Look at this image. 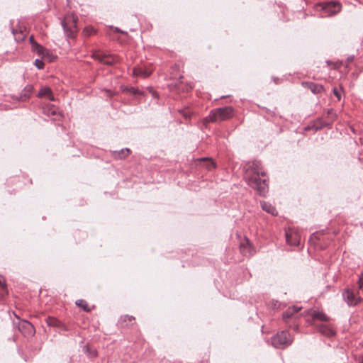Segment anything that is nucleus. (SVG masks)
Returning <instances> with one entry per match:
<instances>
[{
	"mask_svg": "<svg viewBox=\"0 0 363 363\" xmlns=\"http://www.w3.org/2000/svg\"><path fill=\"white\" fill-rule=\"evenodd\" d=\"M244 178L247 184L255 189L261 196H265L268 191V183L259 161L247 162L245 166Z\"/></svg>",
	"mask_w": 363,
	"mask_h": 363,
	"instance_id": "f257e3e1",
	"label": "nucleus"
},
{
	"mask_svg": "<svg viewBox=\"0 0 363 363\" xmlns=\"http://www.w3.org/2000/svg\"><path fill=\"white\" fill-rule=\"evenodd\" d=\"M233 116V108L231 106L218 108L211 111L208 116L204 120L206 122L216 123L228 120Z\"/></svg>",
	"mask_w": 363,
	"mask_h": 363,
	"instance_id": "f03ea898",
	"label": "nucleus"
},
{
	"mask_svg": "<svg viewBox=\"0 0 363 363\" xmlns=\"http://www.w3.org/2000/svg\"><path fill=\"white\" fill-rule=\"evenodd\" d=\"M77 17L74 15H67L61 21L65 35L67 39H74L77 32Z\"/></svg>",
	"mask_w": 363,
	"mask_h": 363,
	"instance_id": "7ed1b4c3",
	"label": "nucleus"
},
{
	"mask_svg": "<svg viewBox=\"0 0 363 363\" xmlns=\"http://www.w3.org/2000/svg\"><path fill=\"white\" fill-rule=\"evenodd\" d=\"M293 338L287 330H282L272 338V345L278 349H284L291 345Z\"/></svg>",
	"mask_w": 363,
	"mask_h": 363,
	"instance_id": "20e7f679",
	"label": "nucleus"
},
{
	"mask_svg": "<svg viewBox=\"0 0 363 363\" xmlns=\"http://www.w3.org/2000/svg\"><path fill=\"white\" fill-rule=\"evenodd\" d=\"M323 11L322 16H332L341 11V4L338 1H328L318 5Z\"/></svg>",
	"mask_w": 363,
	"mask_h": 363,
	"instance_id": "39448f33",
	"label": "nucleus"
},
{
	"mask_svg": "<svg viewBox=\"0 0 363 363\" xmlns=\"http://www.w3.org/2000/svg\"><path fill=\"white\" fill-rule=\"evenodd\" d=\"M342 297L350 306H355L358 303L363 302V296L360 291H356L350 289H345L342 292Z\"/></svg>",
	"mask_w": 363,
	"mask_h": 363,
	"instance_id": "423d86ee",
	"label": "nucleus"
},
{
	"mask_svg": "<svg viewBox=\"0 0 363 363\" xmlns=\"http://www.w3.org/2000/svg\"><path fill=\"white\" fill-rule=\"evenodd\" d=\"M19 331L25 336H31L35 334L33 325L28 321L21 320L18 323Z\"/></svg>",
	"mask_w": 363,
	"mask_h": 363,
	"instance_id": "0eeeda50",
	"label": "nucleus"
},
{
	"mask_svg": "<svg viewBox=\"0 0 363 363\" xmlns=\"http://www.w3.org/2000/svg\"><path fill=\"white\" fill-rule=\"evenodd\" d=\"M286 242L291 246H298L300 244L301 237L296 232L291 230H286Z\"/></svg>",
	"mask_w": 363,
	"mask_h": 363,
	"instance_id": "6e6552de",
	"label": "nucleus"
},
{
	"mask_svg": "<svg viewBox=\"0 0 363 363\" xmlns=\"http://www.w3.org/2000/svg\"><path fill=\"white\" fill-rule=\"evenodd\" d=\"M307 315L311 317L313 320H320L328 322L330 318L328 317L323 312L313 310L312 308L307 311Z\"/></svg>",
	"mask_w": 363,
	"mask_h": 363,
	"instance_id": "1a4fd4ad",
	"label": "nucleus"
},
{
	"mask_svg": "<svg viewBox=\"0 0 363 363\" xmlns=\"http://www.w3.org/2000/svg\"><path fill=\"white\" fill-rule=\"evenodd\" d=\"M33 89L34 88L33 85L28 84L25 86V88L22 90L21 93L18 96H13V98L18 101H26L30 98V94L33 92Z\"/></svg>",
	"mask_w": 363,
	"mask_h": 363,
	"instance_id": "9d476101",
	"label": "nucleus"
},
{
	"mask_svg": "<svg viewBox=\"0 0 363 363\" xmlns=\"http://www.w3.org/2000/svg\"><path fill=\"white\" fill-rule=\"evenodd\" d=\"M318 331L325 337H333L335 335V331L330 325L326 324H319L317 326Z\"/></svg>",
	"mask_w": 363,
	"mask_h": 363,
	"instance_id": "9b49d317",
	"label": "nucleus"
},
{
	"mask_svg": "<svg viewBox=\"0 0 363 363\" xmlns=\"http://www.w3.org/2000/svg\"><path fill=\"white\" fill-rule=\"evenodd\" d=\"M94 57L98 60L100 62L107 65H112L116 61V58L112 56H108L104 54L98 53L94 55Z\"/></svg>",
	"mask_w": 363,
	"mask_h": 363,
	"instance_id": "f8f14e48",
	"label": "nucleus"
},
{
	"mask_svg": "<svg viewBox=\"0 0 363 363\" xmlns=\"http://www.w3.org/2000/svg\"><path fill=\"white\" fill-rule=\"evenodd\" d=\"M240 250L244 256H250L253 254V250L249 240L246 239L240 244Z\"/></svg>",
	"mask_w": 363,
	"mask_h": 363,
	"instance_id": "ddd939ff",
	"label": "nucleus"
},
{
	"mask_svg": "<svg viewBox=\"0 0 363 363\" xmlns=\"http://www.w3.org/2000/svg\"><path fill=\"white\" fill-rule=\"evenodd\" d=\"M38 98L46 97L50 101H54L55 100L52 89L49 86H43L40 89L38 94H37Z\"/></svg>",
	"mask_w": 363,
	"mask_h": 363,
	"instance_id": "4468645a",
	"label": "nucleus"
},
{
	"mask_svg": "<svg viewBox=\"0 0 363 363\" xmlns=\"http://www.w3.org/2000/svg\"><path fill=\"white\" fill-rule=\"evenodd\" d=\"M302 85L311 91L313 94L321 93L324 89L321 84H315L313 82H303Z\"/></svg>",
	"mask_w": 363,
	"mask_h": 363,
	"instance_id": "2eb2a0df",
	"label": "nucleus"
},
{
	"mask_svg": "<svg viewBox=\"0 0 363 363\" xmlns=\"http://www.w3.org/2000/svg\"><path fill=\"white\" fill-rule=\"evenodd\" d=\"M43 112L48 116H55L59 113L58 108L50 104H47L43 107Z\"/></svg>",
	"mask_w": 363,
	"mask_h": 363,
	"instance_id": "dca6fc26",
	"label": "nucleus"
},
{
	"mask_svg": "<svg viewBox=\"0 0 363 363\" xmlns=\"http://www.w3.org/2000/svg\"><path fill=\"white\" fill-rule=\"evenodd\" d=\"M301 309V307L293 306L289 307L282 314L283 319L286 321L287 319L291 318L294 315L298 313Z\"/></svg>",
	"mask_w": 363,
	"mask_h": 363,
	"instance_id": "f3484780",
	"label": "nucleus"
},
{
	"mask_svg": "<svg viewBox=\"0 0 363 363\" xmlns=\"http://www.w3.org/2000/svg\"><path fill=\"white\" fill-rule=\"evenodd\" d=\"M46 323L48 326L55 327L60 329L65 328V325L56 318L49 316L46 318Z\"/></svg>",
	"mask_w": 363,
	"mask_h": 363,
	"instance_id": "a211bd4d",
	"label": "nucleus"
},
{
	"mask_svg": "<svg viewBox=\"0 0 363 363\" xmlns=\"http://www.w3.org/2000/svg\"><path fill=\"white\" fill-rule=\"evenodd\" d=\"M133 72L135 76L141 77L143 78L149 77L151 74V72L144 69L142 67H134Z\"/></svg>",
	"mask_w": 363,
	"mask_h": 363,
	"instance_id": "6ab92c4d",
	"label": "nucleus"
},
{
	"mask_svg": "<svg viewBox=\"0 0 363 363\" xmlns=\"http://www.w3.org/2000/svg\"><path fill=\"white\" fill-rule=\"evenodd\" d=\"M261 207L264 211L272 214V216L277 215V211L275 207L273 206L269 203H267L265 201H261Z\"/></svg>",
	"mask_w": 363,
	"mask_h": 363,
	"instance_id": "aec40b11",
	"label": "nucleus"
},
{
	"mask_svg": "<svg viewBox=\"0 0 363 363\" xmlns=\"http://www.w3.org/2000/svg\"><path fill=\"white\" fill-rule=\"evenodd\" d=\"M130 153L129 148L122 149L119 151H113V157L115 159H125Z\"/></svg>",
	"mask_w": 363,
	"mask_h": 363,
	"instance_id": "412c9836",
	"label": "nucleus"
},
{
	"mask_svg": "<svg viewBox=\"0 0 363 363\" xmlns=\"http://www.w3.org/2000/svg\"><path fill=\"white\" fill-rule=\"evenodd\" d=\"M135 318L132 315H125L121 316L119 320V324L121 327H126L128 325V322H133Z\"/></svg>",
	"mask_w": 363,
	"mask_h": 363,
	"instance_id": "4be33fe9",
	"label": "nucleus"
},
{
	"mask_svg": "<svg viewBox=\"0 0 363 363\" xmlns=\"http://www.w3.org/2000/svg\"><path fill=\"white\" fill-rule=\"evenodd\" d=\"M0 294L4 296L7 294L6 284L3 277L0 276Z\"/></svg>",
	"mask_w": 363,
	"mask_h": 363,
	"instance_id": "5701e85b",
	"label": "nucleus"
},
{
	"mask_svg": "<svg viewBox=\"0 0 363 363\" xmlns=\"http://www.w3.org/2000/svg\"><path fill=\"white\" fill-rule=\"evenodd\" d=\"M76 305L79 307H81L84 309V311L89 312L90 311V308L86 302V301L83 299H79L76 301Z\"/></svg>",
	"mask_w": 363,
	"mask_h": 363,
	"instance_id": "b1692460",
	"label": "nucleus"
},
{
	"mask_svg": "<svg viewBox=\"0 0 363 363\" xmlns=\"http://www.w3.org/2000/svg\"><path fill=\"white\" fill-rule=\"evenodd\" d=\"M33 50L38 54L41 55L43 53L44 48L37 43H35L32 46Z\"/></svg>",
	"mask_w": 363,
	"mask_h": 363,
	"instance_id": "393cba45",
	"label": "nucleus"
},
{
	"mask_svg": "<svg viewBox=\"0 0 363 363\" xmlns=\"http://www.w3.org/2000/svg\"><path fill=\"white\" fill-rule=\"evenodd\" d=\"M12 33H13V34L15 36L16 40H17V41H22V40H24L25 35L23 34V33L21 31L18 33V32H15V30H13Z\"/></svg>",
	"mask_w": 363,
	"mask_h": 363,
	"instance_id": "a878e982",
	"label": "nucleus"
},
{
	"mask_svg": "<svg viewBox=\"0 0 363 363\" xmlns=\"http://www.w3.org/2000/svg\"><path fill=\"white\" fill-rule=\"evenodd\" d=\"M34 65L36 66V67L38 69H43L44 67V62L43 60H40V59H36L34 62Z\"/></svg>",
	"mask_w": 363,
	"mask_h": 363,
	"instance_id": "bb28decb",
	"label": "nucleus"
},
{
	"mask_svg": "<svg viewBox=\"0 0 363 363\" xmlns=\"http://www.w3.org/2000/svg\"><path fill=\"white\" fill-rule=\"evenodd\" d=\"M179 112L183 115V116L186 118V119H189L191 118V113L189 111H186V110H181L179 111Z\"/></svg>",
	"mask_w": 363,
	"mask_h": 363,
	"instance_id": "cd10ccee",
	"label": "nucleus"
},
{
	"mask_svg": "<svg viewBox=\"0 0 363 363\" xmlns=\"http://www.w3.org/2000/svg\"><path fill=\"white\" fill-rule=\"evenodd\" d=\"M359 290L363 294V279H359L358 280Z\"/></svg>",
	"mask_w": 363,
	"mask_h": 363,
	"instance_id": "c85d7f7f",
	"label": "nucleus"
},
{
	"mask_svg": "<svg viewBox=\"0 0 363 363\" xmlns=\"http://www.w3.org/2000/svg\"><path fill=\"white\" fill-rule=\"evenodd\" d=\"M333 93L335 95V96L337 98L338 100H340V94L337 91L336 88L333 89Z\"/></svg>",
	"mask_w": 363,
	"mask_h": 363,
	"instance_id": "c756f323",
	"label": "nucleus"
},
{
	"mask_svg": "<svg viewBox=\"0 0 363 363\" xmlns=\"http://www.w3.org/2000/svg\"><path fill=\"white\" fill-rule=\"evenodd\" d=\"M354 57L353 55L349 56L347 59V62H352L354 60Z\"/></svg>",
	"mask_w": 363,
	"mask_h": 363,
	"instance_id": "7c9ffc66",
	"label": "nucleus"
},
{
	"mask_svg": "<svg viewBox=\"0 0 363 363\" xmlns=\"http://www.w3.org/2000/svg\"><path fill=\"white\" fill-rule=\"evenodd\" d=\"M209 162L211 166H208V168L211 169V168H213L215 167V164L212 161H210Z\"/></svg>",
	"mask_w": 363,
	"mask_h": 363,
	"instance_id": "2f4dec72",
	"label": "nucleus"
},
{
	"mask_svg": "<svg viewBox=\"0 0 363 363\" xmlns=\"http://www.w3.org/2000/svg\"><path fill=\"white\" fill-rule=\"evenodd\" d=\"M30 42L31 43L32 46H33V44L35 43V42L34 41V38H33V35H31V36L30 37Z\"/></svg>",
	"mask_w": 363,
	"mask_h": 363,
	"instance_id": "473e14b6",
	"label": "nucleus"
},
{
	"mask_svg": "<svg viewBox=\"0 0 363 363\" xmlns=\"http://www.w3.org/2000/svg\"><path fill=\"white\" fill-rule=\"evenodd\" d=\"M130 91H131L132 93H133V94H137V93H138V90H137L135 88H134V87H132V88L130 89Z\"/></svg>",
	"mask_w": 363,
	"mask_h": 363,
	"instance_id": "72a5a7b5",
	"label": "nucleus"
},
{
	"mask_svg": "<svg viewBox=\"0 0 363 363\" xmlns=\"http://www.w3.org/2000/svg\"><path fill=\"white\" fill-rule=\"evenodd\" d=\"M115 31H116V32H118V33H123V32L122 30H121L118 28H115Z\"/></svg>",
	"mask_w": 363,
	"mask_h": 363,
	"instance_id": "f704fd0d",
	"label": "nucleus"
},
{
	"mask_svg": "<svg viewBox=\"0 0 363 363\" xmlns=\"http://www.w3.org/2000/svg\"><path fill=\"white\" fill-rule=\"evenodd\" d=\"M228 96H220V99H224V98H226V97H228Z\"/></svg>",
	"mask_w": 363,
	"mask_h": 363,
	"instance_id": "c9c22d12",
	"label": "nucleus"
},
{
	"mask_svg": "<svg viewBox=\"0 0 363 363\" xmlns=\"http://www.w3.org/2000/svg\"><path fill=\"white\" fill-rule=\"evenodd\" d=\"M202 160H208V158H203Z\"/></svg>",
	"mask_w": 363,
	"mask_h": 363,
	"instance_id": "e433bc0d",
	"label": "nucleus"
}]
</instances>
